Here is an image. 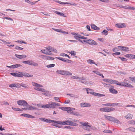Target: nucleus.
Returning a JSON list of instances; mask_svg holds the SVG:
<instances>
[{"mask_svg": "<svg viewBox=\"0 0 135 135\" xmlns=\"http://www.w3.org/2000/svg\"><path fill=\"white\" fill-rule=\"evenodd\" d=\"M43 121L47 123H51L52 122H55V121L54 120H51L50 119H46L45 118H43Z\"/></svg>", "mask_w": 135, "mask_h": 135, "instance_id": "nucleus-20", "label": "nucleus"}, {"mask_svg": "<svg viewBox=\"0 0 135 135\" xmlns=\"http://www.w3.org/2000/svg\"><path fill=\"white\" fill-rule=\"evenodd\" d=\"M33 75H30L29 74L25 73V76L27 77H32Z\"/></svg>", "mask_w": 135, "mask_h": 135, "instance_id": "nucleus-50", "label": "nucleus"}, {"mask_svg": "<svg viewBox=\"0 0 135 135\" xmlns=\"http://www.w3.org/2000/svg\"><path fill=\"white\" fill-rule=\"evenodd\" d=\"M80 106L82 107H90L91 106V105L89 103H82L80 104Z\"/></svg>", "mask_w": 135, "mask_h": 135, "instance_id": "nucleus-15", "label": "nucleus"}, {"mask_svg": "<svg viewBox=\"0 0 135 135\" xmlns=\"http://www.w3.org/2000/svg\"><path fill=\"white\" fill-rule=\"evenodd\" d=\"M68 108V107H59V108L63 110L67 111V110Z\"/></svg>", "mask_w": 135, "mask_h": 135, "instance_id": "nucleus-39", "label": "nucleus"}, {"mask_svg": "<svg viewBox=\"0 0 135 135\" xmlns=\"http://www.w3.org/2000/svg\"><path fill=\"white\" fill-rule=\"evenodd\" d=\"M56 58L61 61H64V62H67L68 63L70 62H71V60L68 59H64L63 58L60 57H56Z\"/></svg>", "mask_w": 135, "mask_h": 135, "instance_id": "nucleus-14", "label": "nucleus"}, {"mask_svg": "<svg viewBox=\"0 0 135 135\" xmlns=\"http://www.w3.org/2000/svg\"><path fill=\"white\" fill-rule=\"evenodd\" d=\"M15 42H16L20 43L21 44L22 43H24L25 44H26V42H24L22 40H18L17 41H16Z\"/></svg>", "mask_w": 135, "mask_h": 135, "instance_id": "nucleus-45", "label": "nucleus"}, {"mask_svg": "<svg viewBox=\"0 0 135 135\" xmlns=\"http://www.w3.org/2000/svg\"><path fill=\"white\" fill-rule=\"evenodd\" d=\"M103 132L106 133H112V132L110 130H105L103 131Z\"/></svg>", "mask_w": 135, "mask_h": 135, "instance_id": "nucleus-52", "label": "nucleus"}, {"mask_svg": "<svg viewBox=\"0 0 135 135\" xmlns=\"http://www.w3.org/2000/svg\"><path fill=\"white\" fill-rule=\"evenodd\" d=\"M53 104L54 105V107H55V106H60V105L59 104L56 103L54 102Z\"/></svg>", "mask_w": 135, "mask_h": 135, "instance_id": "nucleus-53", "label": "nucleus"}, {"mask_svg": "<svg viewBox=\"0 0 135 135\" xmlns=\"http://www.w3.org/2000/svg\"><path fill=\"white\" fill-rule=\"evenodd\" d=\"M53 103L54 102H51L50 103H49L48 104L49 108H55V107H54V105Z\"/></svg>", "mask_w": 135, "mask_h": 135, "instance_id": "nucleus-28", "label": "nucleus"}, {"mask_svg": "<svg viewBox=\"0 0 135 135\" xmlns=\"http://www.w3.org/2000/svg\"><path fill=\"white\" fill-rule=\"evenodd\" d=\"M133 115L131 114L128 113L125 116V118L127 119H132L133 118Z\"/></svg>", "mask_w": 135, "mask_h": 135, "instance_id": "nucleus-22", "label": "nucleus"}, {"mask_svg": "<svg viewBox=\"0 0 135 135\" xmlns=\"http://www.w3.org/2000/svg\"><path fill=\"white\" fill-rule=\"evenodd\" d=\"M75 110V108H71L70 107H68L67 111L68 113L72 114L73 112V110Z\"/></svg>", "mask_w": 135, "mask_h": 135, "instance_id": "nucleus-25", "label": "nucleus"}, {"mask_svg": "<svg viewBox=\"0 0 135 135\" xmlns=\"http://www.w3.org/2000/svg\"><path fill=\"white\" fill-rule=\"evenodd\" d=\"M22 109L23 110H34L37 109L35 107H33L32 106H30L29 105H26V107L24 108H22Z\"/></svg>", "mask_w": 135, "mask_h": 135, "instance_id": "nucleus-10", "label": "nucleus"}, {"mask_svg": "<svg viewBox=\"0 0 135 135\" xmlns=\"http://www.w3.org/2000/svg\"><path fill=\"white\" fill-rule=\"evenodd\" d=\"M19 73L22 76V77H23V76H25V73H23V72H19Z\"/></svg>", "mask_w": 135, "mask_h": 135, "instance_id": "nucleus-60", "label": "nucleus"}, {"mask_svg": "<svg viewBox=\"0 0 135 135\" xmlns=\"http://www.w3.org/2000/svg\"><path fill=\"white\" fill-rule=\"evenodd\" d=\"M12 109L15 110L16 111H22V110L20 108H12Z\"/></svg>", "mask_w": 135, "mask_h": 135, "instance_id": "nucleus-46", "label": "nucleus"}, {"mask_svg": "<svg viewBox=\"0 0 135 135\" xmlns=\"http://www.w3.org/2000/svg\"><path fill=\"white\" fill-rule=\"evenodd\" d=\"M71 34L74 36V38L77 40H78L79 42H82L80 39H85L87 38L84 36L81 35L77 33H72Z\"/></svg>", "mask_w": 135, "mask_h": 135, "instance_id": "nucleus-4", "label": "nucleus"}, {"mask_svg": "<svg viewBox=\"0 0 135 135\" xmlns=\"http://www.w3.org/2000/svg\"><path fill=\"white\" fill-rule=\"evenodd\" d=\"M72 114L78 116H81L80 114L79 113L76 112H73Z\"/></svg>", "mask_w": 135, "mask_h": 135, "instance_id": "nucleus-41", "label": "nucleus"}, {"mask_svg": "<svg viewBox=\"0 0 135 135\" xmlns=\"http://www.w3.org/2000/svg\"><path fill=\"white\" fill-rule=\"evenodd\" d=\"M11 75H12L13 76H14L15 77H22V75L20 74H19L18 73H11Z\"/></svg>", "mask_w": 135, "mask_h": 135, "instance_id": "nucleus-23", "label": "nucleus"}, {"mask_svg": "<svg viewBox=\"0 0 135 135\" xmlns=\"http://www.w3.org/2000/svg\"><path fill=\"white\" fill-rule=\"evenodd\" d=\"M108 31L106 30H104L102 32V33L104 35H107Z\"/></svg>", "mask_w": 135, "mask_h": 135, "instance_id": "nucleus-47", "label": "nucleus"}, {"mask_svg": "<svg viewBox=\"0 0 135 135\" xmlns=\"http://www.w3.org/2000/svg\"><path fill=\"white\" fill-rule=\"evenodd\" d=\"M125 87H129V88H133V86L130 84L126 82V84H125Z\"/></svg>", "mask_w": 135, "mask_h": 135, "instance_id": "nucleus-36", "label": "nucleus"}, {"mask_svg": "<svg viewBox=\"0 0 135 135\" xmlns=\"http://www.w3.org/2000/svg\"><path fill=\"white\" fill-rule=\"evenodd\" d=\"M93 72L96 73L97 75H99L100 74V73L98 71H93Z\"/></svg>", "mask_w": 135, "mask_h": 135, "instance_id": "nucleus-51", "label": "nucleus"}, {"mask_svg": "<svg viewBox=\"0 0 135 135\" xmlns=\"http://www.w3.org/2000/svg\"><path fill=\"white\" fill-rule=\"evenodd\" d=\"M129 7H130V6L128 5H127V6H124V8L125 9H129Z\"/></svg>", "mask_w": 135, "mask_h": 135, "instance_id": "nucleus-59", "label": "nucleus"}, {"mask_svg": "<svg viewBox=\"0 0 135 135\" xmlns=\"http://www.w3.org/2000/svg\"><path fill=\"white\" fill-rule=\"evenodd\" d=\"M103 80L105 82H107L111 84H117V81L115 80H113L112 79H103Z\"/></svg>", "mask_w": 135, "mask_h": 135, "instance_id": "nucleus-8", "label": "nucleus"}, {"mask_svg": "<svg viewBox=\"0 0 135 135\" xmlns=\"http://www.w3.org/2000/svg\"><path fill=\"white\" fill-rule=\"evenodd\" d=\"M118 47L121 50L125 51H129V48L127 47L121 46H118Z\"/></svg>", "mask_w": 135, "mask_h": 135, "instance_id": "nucleus-13", "label": "nucleus"}, {"mask_svg": "<svg viewBox=\"0 0 135 135\" xmlns=\"http://www.w3.org/2000/svg\"><path fill=\"white\" fill-rule=\"evenodd\" d=\"M55 66V65L54 64H51L49 65H47L46 67L47 68H52L54 67Z\"/></svg>", "mask_w": 135, "mask_h": 135, "instance_id": "nucleus-44", "label": "nucleus"}, {"mask_svg": "<svg viewBox=\"0 0 135 135\" xmlns=\"http://www.w3.org/2000/svg\"><path fill=\"white\" fill-rule=\"evenodd\" d=\"M119 57L122 61H126L127 60V59L124 57Z\"/></svg>", "mask_w": 135, "mask_h": 135, "instance_id": "nucleus-54", "label": "nucleus"}, {"mask_svg": "<svg viewBox=\"0 0 135 135\" xmlns=\"http://www.w3.org/2000/svg\"><path fill=\"white\" fill-rule=\"evenodd\" d=\"M41 107L44 108H49L48 104L43 105L41 106Z\"/></svg>", "mask_w": 135, "mask_h": 135, "instance_id": "nucleus-43", "label": "nucleus"}, {"mask_svg": "<svg viewBox=\"0 0 135 135\" xmlns=\"http://www.w3.org/2000/svg\"><path fill=\"white\" fill-rule=\"evenodd\" d=\"M91 28L92 29L97 30H99L100 28L96 26L95 25L92 24L91 25Z\"/></svg>", "mask_w": 135, "mask_h": 135, "instance_id": "nucleus-26", "label": "nucleus"}, {"mask_svg": "<svg viewBox=\"0 0 135 135\" xmlns=\"http://www.w3.org/2000/svg\"><path fill=\"white\" fill-rule=\"evenodd\" d=\"M120 52H117L115 53H114L112 54V55L114 56V55H120Z\"/></svg>", "mask_w": 135, "mask_h": 135, "instance_id": "nucleus-55", "label": "nucleus"}, {"mask_svg": "<svg viewBox=\"0 0 135 135\" xmlns=\"http://www.w3.org/2000/svg\"><path fill=\"white\" fill-rule=\"evenodd\" d=\"M113 122L114 123H115L117 124H121V123L119 121V120L117 119L114 118V119L113 120Z\"/></svg>", "mask_w": 135, "mask_h": 135, "instance_id": "nucleus-34", "label": "nucleus"}, {"mask_svg": "<svg viewBox=\"0 0 135 135\" xmlns=\"http://www.w3.org/2000/svg\"><path fill=\"white\" fill-rule=\"evenodd\" d=\"M92 95H94V96H95L100 97H102V96H104V95L103 94H99V93H95V92H93L92 93Z\"/></svg>", "mask_w": 135, "mask_h": 135, "instance_id": "nucleus-27", "label": "nucleus"}, {"mask_svg": "<svg viewBox=\"0 0 135 135\" xmlns=\"http://www.w3.org/2000/svg\"><path fill=\"white\" fill-rule=\"evenodd\" d=\"M99 110L101 112H108L115 110V109L113 107H105L101 108Z\"/></svg>", "mask_w": 135, "mask_h": 135, "instance_id": "nucleus-5", "label": "nucleus"}, {"mask_svg": "<svg viewBox=\"0 0 135 135\" xmlns=\"http://www.w3.org/2000/svg\"><path fill=\"white\" fill-rule=\"evenodd\" d=\"M71 78L74 79H78L79 80L82 79V78H80L78 76H71Z\"/></svg>", "mask_w": 135, "mask_h": 135, "instance_id": "nucleus-37", "label": "nucleus"}, {"mask_svg": "<svg viewBox=\"0 0 135 135\" xmlns=\"http://www.w3.org/2000/svg\"><path fill=\"white\" fill-rule=\"evenodd\" d=\"M26 117L30 118H34L35 117L29 114H26Z\"/></svg>", "mask_w": 135, "mask_h": 135, "instance_id": "nucleus-42", "label": "nucleus"}, {"mask_svg": "<svg viewBox=\"0 0 135 135\" xmlns=\"http://www.w3.org/2000/svg\"><path fill=\"white\" fill-rule=\"evenodd\" d=\"M81 41L82 42H81L83 43H84V42H86L90 45H97V43L93 40L89 39L86 40H81Z\"/></svg>", "mask_w": 135, "mask_h": 135, "instance_id": "nucleus-6", "label": "nucleus"}, {"mask_svg": "<svg viewBox=\"0 0 135 135\" xmlns=\"http://www.w3.org/2000/svg\"><path fill=\"white\" fill-rule=\"evenodd\" d=\"M127 129L132 132H135V128L132 127H130L128 128Z\"/></svg>", "mask_w": 135, "mask_h": 135, "instance_id": "nucleus-38", "label": "nucleus"}, {"mask_svg": "<svg viewBox=\"0 0 135 135\" xmlns=\"http://www.w3.org/2000/svg\"><path fill=\"white\" fill-rule=\"evenodd\" d=\"M133 107L135 108V106L134 105H127L126 107Z\"/></svg>", "mask_w": 135, "mask_h": 135, "instance_id": "nucleus-62", "label": "nucleus"}, {"mask_svg": "<svg viewBox=\"0 0 135 135\" xmlns=\"http://www.w3.org/2000/svg\"><path fill=\"white\" fill-rule=\"evenodd\" d=\"M15 56L17 58L20 59H24L26 58L27 57L26 55H18L16 54Z\"/></svg>", "mask_w": 135, "mask_h": 135, "instance_id": "nucleus-16", "label": "nucleus"}, {"mask_svg": "<svg viewBox=\"0 0 135 135\" xmlns=\"http://www.w3.org/2000/svg\"><path fill=\"white\" fill-rule=\"evenodd\" d=\"M130 58L131 59H135V55L131 54Z\"/></svg>", "mask_w": 135, "mask_h": 135, "instance_id": "nucleus-57", "label": "nucleus"}, {"mask_svg": "<svg viewBox=\"0 0 135 135\" xmlns=\"http://www.w3.org/2000/svg\"><path fill=\"white\" fill-rule=\"evenodd\" d=\"M55 123L59 124L62 125H68L74 126H78V124L75 123L71 121L68 120L65 121H55Z\"/></svg>", "mask_w": 135, "mask_h": 135, "instance_id": "nucleus-1", "label": "nucleus"}, {"mask_svg": "<svg viewBox=\"0 0 135 135\" xmlns=\"http://www.w3.org/2000/svg\"><path fill=\"white\" fill-rule=\"evenodd\" d=\"M128 123L131 125H135V120H129L128 122Z\"/></svg>", "mask_w": 135, "mask_h": 135, "instance_id": "nucleus-33", "label": "nucleus"}, {"mask_svg": "<svg viewBox=\"0 0 135 135\" xmlns=\"http://www.w3.org/2000/svg\"><path fill=\"white\" fill-rule=\"evenodd\" d=\"M129 78L131 80L132 82H134L135 83V77H130Z\"/></svg>", "mask_w": 135, "mask_h": 135, "instance_id": "nucleus-49", "label": "nucleus"}, {"mask_svg": "<svg viewBox=\"0 0 135 135\" xmlns=\"http://www.w3.org/2000/svg\"><path fill=\"white\" fill-rule=\"evenodd\" d=\"M111 104L110 103H107V104H102V105L103 106H111Z\"/></svg>", "mask_w": 135, "mask_h": 135, "instance_id": "nucleus-56", "label": "nucleus"}, {"mask_svg": "<svg viewBox=\"0 0 135 135\" xmlns=\"http://www.w3.org/2000/svg\"><path fill=\"white\" fill-rule=\"evenodd\" d=\"M20 85L22 87L26 88H28L29 87V86L28 85L26 84H24L23 83H21Z\"/></svg>", "mask_w": 135, "mask_h": 135, "instance_id": "nucleus-35", "label": "nucleus"}, {"mask_svg": "<svg viewBox=\"0 0 135 135\" xmlns=\"http://www.w3.org/2000/svg\"><path fill=\"white\" fill-rule=\"evenodd\" d=\"M15 49H17V50H22L23 49V48L19 46H16L15 47Z\"/></svg>", "mask_w": 135, "mask_h": 135, "instance_id": "nucleus-48", "label": "nucleus"}, {"mask_svg": "<svg viewBox=\"0 0 135 135\" xmlns=\"http://www.w3.org/2000/svg\"><path fill=\"white\" fill-rule=\"evenodd\" d=\"M100 1L105 2H109V0H99Z\"/></svg>", "mask_w": 135, "mask_h": 135, "instance_id": "nucleus-63", "label": "nucleus"}, {"mask_svg": "<svg viewBox=\"0 0 135 135\" xmlns=\"http://www.w3.org/2000/svg\"><path fill=\"white\" fill-rule=\"evenodd\" d=\"M70 102V100L69 99H68L67 100H66L65 102L64 103L65 104H68Z\"/></svg>", "mask_w": 135, "mask_h": 135, "instance_id": "nucleus-64", "label": "nucleus"}, {"mask_svg": "<svg viewBox=\"0 0 135 135\" xmlns=\"http://www.w3.org/2000/svg\"><path fill=\"white\" fill-rule=\"evenodd\" d=\"M9 87L12 88L13 87H16L19 88L20 87L19 84L18 83L13 84H11L9 86Z\"/></svg>", "mask_w": 135, "mask_h": 135, "instance_id": "nucleus-21", "label": "nucleus"}, {"mask_svg": "<svg viewBox=\"0 0 135 135\" xmlns=\"http://www.w3.org/2000/svg\"><path fill=\"white\" fill-rule=\"evenodd\" d=\"M126 82H123L121 83H120L118 82L117 81V84H116L118 85L121 86H124L125 87V84H126Z\"/></svg>", "mask_w": 135, "mask_h": 135, "instance_id": "nucleus-30", "label": "nucleus"}, {"mask_svg": "<svg viewBox=\"0 0 135 135\" xmlns=\"http://www.w3.org/2000/svg\"><path fill=\"white\" fill-rule=\"evenodd\" d=\"M104 117L106 118L107 119H108L110 121L113 122V120H114V117L112 116L105 115Z\"/></svg>", "mask_w": 135, "mask_h": 135, "instance_id": "nucleus-18", "label": "nucleus"}, {"mask_svg": "<svg viewBox=\"0 0 135 135\" xmlns=\"http://www.w3.org/2000/svg\"><path fill=\"white\" fill-rule=\"evenodd\" d=\"M23 63L33 66H37L38 65L37 63L31 60L24 61Z\"/></svg>", "mask_w": 135, "mask_h": 135, "instance_id": "nucleus-7", "label": "nucleus"}, {"mask_svg": "<svg viewBox=\"0 0 135 135\" xmlns=\"http://www.w3.org/2000/svg\"><path fill=\"white\" fill-rule=\"evenodd\" d=\"M118 104L117 103H115L111 104V106H117L118 105Z\"/></svg>", "mask_w": 135, "mask_h": 135, "instance_id": "nucleus-58", "label": "nucleus"}, {"mask_svg": "<svg viewBox=\"0 0 135 135\" xmlns=\"http://www.w3.org/2000/svg\"><path fill=\"white\" fill-rule=\"evenodd\" d=\"M41 58L44 60H53L54 58L47 55H43L41 56Z\"/></svg>", "mask_w": 135, "mask_h": 135, "instance_id": "nucleus-9", "label": "nucleus"}, {"mask_svg": "<svg viewBox=\"0 0 135 135\" xmlns=\"http://www.w3.org/2000/svg\"><path fill=\"white\" fill-rule=\"evenodd\" d=\"M53 47L51 46H47L45 47L46 49L48 51V53H50L51 54L50 55H52L51 52L52 51Z\"/></svg>", "mask_w": 135, "mask_h": 135, "instance_id": "nucleus-19", "label": "nucleus"}, {"mask_svg": "<svg viewBox=\"0 0 135 135\" xmlns=\"http://www.w3.org/2000/svg\"><path fill=\"white\" fill-rule=\"evenodd\" d=\"M109 91L110 93L113 94H116L118 93L117 91L115 89L113 88H110Z\"/></svg>", "mask_w": 135, "mask_h": 135, "instance_id": "nucleus-24", "label": "nucleus"}, {"mask_svg": "<svg viewBox=\"0 0 135 135\" xmlns=\"http://www.w3.org/2000/svg\"><path fill=\"white\" fill-rule=\"evenodd\" d=\"M115 26L118 28H122L126 27V26L125 23H120L116 24Z\"/></svg>", "mask_w": 135, "mask_h": 135, "instance_id": "nucleus-12", "label": "nucleus"}, {"mask_svg": "<svg viewBox=\"0 0 135 135\" xmlns=\"http://www.w3.org/2000/svg\"><path fill=\"white\" fill-rule=\"evenodd\" d=\"M54 99L56 101H57L58 102H60V101L59 100V98L58 97H55L54 98Z\"/></svg>", "mask_w": 135, "mask_h": 135, "instance_id": "nucleus-61", "label": "nucleus"}, {"mask_svg": "<svg viewBox=\"0 0 135 135\" xmlns=\"http://www.w3.org/2000/svg\"><path fill=\"white\" fill-rule=\"evenodd\" d=\"M56 73L59 74L63 75H72V73H70L68 71H65L63 70H57Z\"/></svg>", "mask_w": 135, "mask_h": 135, "instance_id": "nucleus-3", "label": "nucleus"}, {"mask_svg": "<svg viewBox=\"0 0 135 135\" xmlns=\"http://www.w3.org/2000/svg\"><path fill=\"white\" fill-rule=\"evenodd\" d=\"M32 84L33 86L37 87L34 88V89L35 90L38 91H40L43 92H46L45 89H44L43 88H40L41 87H43V86L42 85L35 82H32Z\"/></svg>", "mask_w": 135, "mask_h": 135, "instance_id": "nucleus-2", "label": "nucleus"}, {"mask_svg": "<svg viewBox=\"0 0 135 135\" xmlns=\"http://www.w3.org/2000/svg\"><path fill=\"white\" fill-rule=\"evenodd\" d=\"M40 51L42 53L45 54L46 55H50L51 54V53H48V52H46L45 50L44 49L42 50H41Z\"/></svg>", "mask_w": 135, "mask_h": 135, "instance_id": "nucleus-32", "label": "nucleus"}, {"mask_svg": "<svg viewBox=\"0 0 135 135\" xmlns=\"http://www.w3.org/2000/svg\"><path fill=\"white\" fill-rule=\"evenodd\" d=\"M17 104L20 105H23L26 107V105H27V102L24 100H20L17 101Z\"/></svg>", "mask_w": 135, "mask_h": 135, "instance_id": "nucleus-11", "label": "nucleus"}, {"mask_svg": "<svg viewBox=\"0 0 135 135\" xmlns=\"http://www.w3.org/2000/svg\"><path fill=\"white\" fill-rule=\"evenodd\" d=\"M87 62L89 64H95V65L96 66L97 65L96 64H95V62H94V61L91 59H89L87 60Z\"/></svg>", "mask_w": 135, "mask_h": 135, "instance_id": "nucleus-29", "label": "nucleus"}, {"mask_svg": "<svg viewBox=\"0 0 135 135\" xmlns=\"http://www.w3.org/2000/svg\"><path fill=\"white\" fill-rule=\"evenodd\" d=\"M57 2L58 3H59V4H69V3L67 2H62L60 1H58Z\"/></svg>", "mask_w": 135, "mask_h": 135, "instance_id": "nucleus-40", "label": "nucleus"}, {"mask_svg": "<svg viewBox=\"0 0 135 135\" xmlns=\"http://www.w3.org/2000/svg\"><path fill=\"white\" fill-rule=\"evenodd\" d=\"M80 124L83 126L86 127H91V126L90 125V124L88 122H80Z\"/></svg>", "mask_w": 135, "mask_h": 135, "instance_id": "nucleus-17", "label": "nucleus"}, {"mask_svg": "<svg viewBox=\"0 0 135 135\" xmlns=\"http://www.w3.org/2000/svg\"><path fill=\"white\" fill-rule=\"evenodd\" d=\"M21 65L20 64H16L15 65H12V68H15L21 66Z\"/></svg>", "mask_w": 135, "mask_h": 135, "instance_id": "nucleus-31", "label": "nucleus"}]
</instances>
